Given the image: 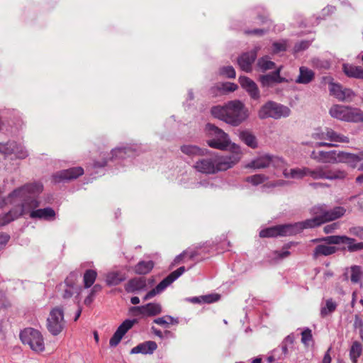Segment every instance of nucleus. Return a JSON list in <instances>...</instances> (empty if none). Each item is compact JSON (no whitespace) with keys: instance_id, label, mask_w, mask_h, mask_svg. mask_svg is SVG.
Listing matches in <instances>:
<instances>
[{"instance_id":"obj_50","label":"nucleus","mask_w":363,"mask_h":363,"mask_svg":"<svg viewBox=\"0 0 363 363\" xmlns=\"http://www.w3.org/2000/svg\"><path fill=\"white\" fill-rule=\"evenodd\" d=\"M349 233L359 238L361 240H363V228L362 227H352L350 228Z\"/></svg>"},{"instance_id":"obj_4","label":"nucleus","mask_w":363,"mask_h":363,"mask_svg":"<svg viewBox=\"0 0 363 363\" xmlns=\"http://www.w3.org/2000/svg\"><path fill=\"white\" fill-rule=\"evenodd\" d=\"M313 242H323L324 243L318 245L313 250L314 258L320 256H329L336 252L337 247L331 245H338L346 243L348 245V250L350 252H354L363 249V242L355 243L353 238L347 236L331 235L322 238L314 239Z\"/></svg>"},{"instance_id":"obj_43","label":"nucleus","mask_w":363,"mask_h":363,"mask_svg":"<svg viewBox=\"0 0 363 363\" xmlns=\"http://www.w3.org/2000/svg\"><path fill=\"white\" fill-rule=\"evenodd\" d=\"M267 179L264 174H258L252 176L247 177L245 179L246 182L251 183L252 185L257 186L262 184Z\"/></svg>"},{"instance_id":"obj_45","label":"nucleus","mask_w":363,"mask_h":363,"mask_svg":"<svg viewBox=\"0 0 363 363\" xmlns=\"http://www.w3.org/2000/svg\"><path fill=\"white\" fill-rule=\"evenodd\" d=\"M220 74L228 78H234L235 77V71L232 66L223 67L220 69Z\"/></svg>"},{"instance_id":"obj_60","label":"nucleus","mask_w":363,"mask_h":363,"mask_svg":"<svg viewBox=\"0 0 363 363\" xmlns=\"http://www.w3.org/2000/svg\"><path fill=\"white\" fill-rule=\"evenodd\" d=\"M94 296L89 293V294L84 299V304L86 306L90 305L94 300Z\"/></svg>"},{"instance_id":"obj_34","label":"nucleus","mask_w":363,"mask_h":363,"mask_svg":"<svg viewBox=\"0 0 363 363\" xmlns=\"http://www.w3.org/2000/svg\"><path fill=\"white\" fill-rule=\"evenodd\" d=\"M240 138L243 141L247 146L255 149L257 147V142L256 138L250 132L243 130L240 133Z\"/></svg>"},{"instance_id":"obj_51","label":"nucleus","mask_w":363,"mask_h":363,"mask_svg":"<svg viewBox=\"0 0 363 363\" xmlns=\"http://www.w3.org/2000/svg\"><path fill=\"white\" fill-rule=\"evenodd\" d=\"M195 255L196 253L194 252H191L189 253L188 252H184L175 258L174 262L176 264H179L186 256H188L189 259H192Z\"/></svg>"},{"instance_id":"obj_46","label":"nucleus","mask_w":363,"mask_h":363,"mask_svg":"<svg viewBox=\"0 0 363 363\" xmlns=\"http://www.w3.org/2000/svg\"><path fill=\"white\" fill-rule=\"evenodd\" d=\"M13 154L19 159H24L28 155L27 151L24 149V147L21 145L17 144L16 143V147L14 148V152H13Z\"/></svg>"},{"instance_id":"obj_64","label":"nucleus","mask_w":363,"mask_h":363,"mask_svg":"<svg viewBox=\"0 0 363 363\" xmlns=\"http://www.w3.org/2000/svg\"><path fill=\"white\" fill-rule=\"evenodd\" d=\"M277 253H278V257L281 259L288 257L290 254V252L288 250H284V251H281V252H277Z\"/></svg>"},{"instance_id":"obj_11","label":"nucleus","mask_w":363,"mask_h":363,"mask_svg":"<svg viewBox=\"0 0 363 363\" xmlns=\"http://www.w3.org/2000/svg\"><path fill=\"white\" fill-rule=\"evenodd\" d=\"M65 321L63 310L60 307L52 308L47 319V328L52 335H59L64 329Z\"/></svg>"},{"instance_id":"obj_47","label":"nucleus","mask_w":363,"mask_h":363,"mask_svg":"<svg viewBox=\"0 0 363 363\" xmlns=\"http://www.w3.org/2000/svg\"><path fill=\"white\" fill-rule=\"evenodd\" d=\"M312 340V333L308 328L304 330L301 333V342L307 345L308 342Z\"/></svg>"},{"instance_id":"obj_27","label":"nucleus","mask_w":363,"mask_h":363,"mask_svg":"<svg viewBox=\"0 0 363 363\" xmlns=\"http://www.w3.org/2000/svg\"><path fill=\"white\" fill-rule=\"evenodd\" d=\"M342 70L349 77L363 79V68L350 64H343Z\"/></svg>"},{"instance_id":"obj_57","label":"nucleus","mask_w":363,"mask_h":363,"mask_svg":"<svg viewBox=\"0 0 363 363\" xmlns=\"http://www.w3.org/2000/svg\"><path fill=\"white\" fill-rule=\"evenodd\" d=\"M337 228V223H332L330 225H327L324 227V232L325 233H330L333 232V230L335 229H336Z\"/></svg>"},{"instance_id":"obj_23","label":"nucleus","mask_w":363,"mask_h":363,"mask_svg":"<svg viewBox=\"0 0 363 363\" xmlns=\"http://www.w3.org/2000/svg\"><path fill=\"white\" fill-rule=\"evenodd\" d=\"M157 345L154 341H146L145 342L140 343L136 347H134L131 351V354H152L155 350H156Z\"/></svg>"},{"instance_id":"obj_3","label":"nucleus","mask_w":363,"mask_h":363,"mask_svg":"<svg viewBox=\"0 0 363 363\" xmlns=\"http://www.w3.org/2000/svg\"><path fill=\"white\" fill-rule=\"evenodd\" d=\"M212 116L233 126H238L249 116V111L238 100L230 101L225 106H216L211 110Z\"/></svg>"},{"instance_id":"obj_61","label":"nucleus","mask_w":363,"mask_h":363,"mask_svg":"<svg viewBox=\"0 0 363 363\" xmlns=\"http://www.w3.org/2000/svg\"><path fill=\"white\" fill-rule=\"evenodd\" d=\"M101 290V286L99 284H96L91 289L90 294L95 296V294Z\"/></svg>"},{"instance_id":"obj_29","label":"nucleus","mask_w":363,"mask_h":363,"mask_svg":"<svg viewBox=\"0 0 363 363\" xmlns=\"http://www.w3.org/2000/svg\"><path fill=\"white\" fill-rule=\"evenodd\" d=\"M181 151L188 155L189 157H193L195 156H203L207 152L206 150L201 149L196 145H184L181 147Z\"/></svg>"},{"instance_id":"obj_32","label":"nucleus","mask_w":363,"mask_h":363,"mask_svg":"<svg viewBox=\"0 0 363 363\" xmlns=\"http://www.w3.org/2000/svg\"><path fill=\"white\" fill-rule=\"evenodd\" d=\"M126 279V275L121 272H111L106 276L108 285H118Z\"/></svg>"},{"instance_id":"obj_26","label":"nucleus","mask_w":363,"mask_h":363,"mask_svg":"<svg viewBox=\"0 0 363 363\" xmlns=\"http://www.w3.org/2000/svg\"><path fill=\"white\" fill-rule=\"evenodd\" d=\"M315 77V73L313 70L306 67H301L299 68V75L296 79L298 84H307L312 82Z\"/></svg>"},{"instance_id":"obj_53","label":"nucleus","mask_w":363,"mask_h":363,"mask_svg":"<svg viewBox=\"0 0 363 363\" xmlns=\"http://www.w3.org/2000/svg\"><path fill=\"white\" fill-rule=\"evenodd\" d=\"M10 236L6 233H0V250L6 245Z\"/></svg>"},{"instance_id":"obj_63","label":"nucleus","mask_w":363,"mask_h":363,"mask_svg":"<svg viewBox=\"0 0 363 363\" xmlns=\"http://www.w3.org/2000/svg\"><path fill=\"white\" fill-rule=\"evenodd\" d=\"M319 154H320V151L318 152H316V151H313L311 153V158L315 160L317 162H318V160H319Z\"/></svg>"},{"instance_id":"obj_20","label":"nucleus","mask_w":363,"mask_h":363,"mask_svg":"<svg viewBox=\"0 0 363 363\" xmlns=\"http://www.w3.org/2000/svg\"><path fill=\"white\" fill-rule=\"evenodd\" d=\"M361 161H363V152H359L358 154L345 152L338 153V162L348 163L352 167H356L357 164Z\"/></svg>"},{"instance_id":"obj_8","label":"nucleus","mask_w":363,"mask_h":363,"mask_svg":"<svg viewBox=\"0 0 363 363\" xmlns=\"http://www.w3.org/2000/svg\"><path fill=\"white\" fill-rule=\"evenodd\" d=\"M303 229L302 222L294 224L279 225L262 230L259 236L262 238H270L276 236H288L299 233Z\"/></svg>"},{"instance_id":"obj_38","label":"nucleus","mask_w":363,"mask_h":363,"mask_svg":"<svg viewBox=\"0 0 363 363\" xmlns=\"http://www.w3.org/2000/svg\"><path fill=\"white\" fill-rule=\"evenodd\" d=\"M97 273L95 270L87 269L83 277V281L84 288L88 289L91 287L96 281Z\"/></svg>"},{"instance_id":"obj_58","label":"nucleus","mask_w":363,"mask_h":363,"mask_svg":"<svg viewBox=\"0 0 363 363\" xmlns=\"http://www.w3.org/2000/svg\"><path fill=\"white\" fill-rule=\"evenodd\" d=\"M266 33V30L264 29H254L252 30H246L245 33L247 34H253L257 35H262Z\"/></svg>"},{"instance_id":"obj_25","label":"nucleus","mask_w":363,"mask_h":363,"mask_svg":"<svg viewBox=\"0 0 363 363\" xmlns=\"http://www.w3.org/2000/svg\"><path fill=\"white\" fill-rule=\"evenodd\" d=\"M346 122L348 123H362L363 111L357 107L348 106Z\"/></svg>"},{"instance_id":"obj_41","label":"nucleus","mask_w":363,"mask_h":363,"mask_svg":"<svg viewBox=\"0 0 363 363\" xmlns=\"http://www.w3.org/2000/svg\"><path fill=\"white\" fill-rule=\"evenodd\" d=\"M257 65L262 71L275 68V63L269 60L267 56L260 58L257 62Z\"/></svg>"},{"instance_id":"obj_59","label":"nucleus","mask_w":363,"mask_h":363,"mask_svg":"<svg viewBox=\"0 0 363 363\" xmlns=\"http://www.w3.org/2000/svg\"><path fill=\"white\" fill-rule=\"evenodd\" d=\"M330 350H331V347H330L328 350V351L325 352L321 363H331L332 358L330 354Z\"/></svg>"},{"instance_id":"obj_37","label":"nucleus","mask_w":363,"mask_h":363,"mask_svg":"<svg viewBox=\"0 0 363 363\" xmlns=\"http://www.w3.org/2000/svg\"><path fill=\"white\" fill-rule=\"evenodd\" d=\"M154 267L152 261H141L135 267V272L138 274H146L149 273Z\"/></svg>"},{"instance_id":"obj_9","label":"nucleus","mask_w":363,"mask_h":363,"mask_svg":"<svg viewBox=\"0 0 363 363\" xmlns=\"http://www.w3.org/2000/svg\"><path fill=\"white\" fill-rule=\"evenodd\" d=\"M229 150L232 153L230 155L216 157L214 158L216 165V172L231 168L241 159L242 153L239 145L233 143L230 145Z\"/></svg>"},{"instance_id":"obj_19","label":"nucleus","mask_w":363,"mask_h":363,"mask_svg":"<svg viewBox=\"0 0 363 363\" xmlns=\"http://www.w3.org/2000/svg\"><path fill=\"white\" fill-rule=\"evenodd\" d=\"M257 57V50L242 54L238 59V63L240 69L246 72H250L252 65Z\"/></svg>"},{"instance_id":"obj_28","label":"nucleus","mask_w":363,"mask_h":363,"mask_svg":"<svg viewBox=\"0 0 363 363\" xmlns=\"http://www.w3.org/2000/svg\"><path fill=\"white\" fill-rule=\"evenodd\" d=\"M146 286L145 278H135L130 280L125 286L127 292H135L143 289Z\"/></svg>"},{"instance_id":"obj_10","label":"nucleus","mask_w":363,"mask_h":363,"mask_svg":"<svg viewBox=\"0 0 363 363\" xmlns=\"http://www.w3.org/2000/svg\"><path fill=\"white\" fill-rule=\"evenodd\" d=\"M290 112V109L285 106L273 101H268L261 107L258 112V116L261 119L267 118L278 119L281 117L289 116Z\"/></svg>"},{"instance_id":"obj_21","label":"nucleus","mask_w":363,"mask_h":363,"mask_svg":"<svg viewBox=\"0 0 363 363\" xmlns=\"http://www.w3.org/2000/svg\"><path fill=\"white\" fill-rule=\"evenodd\" d=\"M239 82L254 99L259 98V91L256 84L247 77H240Z\"/></svg>"},{"instance_id":"obj_33","label":"nucleus","mask_w":363,"mask_h":363,"mask_svg":"<svg viewBox=\"0 0 363 363\" xmlns=\"http://www.w3.org/2000/svg\"><path fill=\"white\" fill-rule=\"evenodd\" d=\"M328 140L333 143H348L350 139L347 136L338 133L331 128H327Z\"/></svg>"},{"instance_id":"obj_40","label":"nucleus","mask_w":363,"mask_h":363,"mask_svg":"<svg viewBox=\"0 0 363 363\" xmlns=\"http://www.w3.org/2000/svg\"><path fill=\"white\" fill-rule=\"evenodd\" d=\"M350 280L352 283H358L362 277V271L359 266H352L350 269Z\"/></svg>"},{"instance_id":"obj_31","label":"nucleus","mask_w":363,"mask_h":363,"mask_svg":"<svg viewBox=\"0 0 363 363\" xmlns=\"http://www.w3.org/2000/svg\"><path fill=\"white\" fill-rule=\"evenodd\" d=\"M318 162L336 163L338 162V153L335 151H320Z\"/></svg>"},{"instance_id":"obj_24","label":"nucleus","mask_w":363,"mask_h":363,"mask_svg":"<svg viewBox=\"0 0 363 363\" xmlns=\"http://www.w3.org/2000/svg\"><path fill=\"white\" fill-rule=\"evenodd\" d=\"M347 110L348 106L335 104L330 108L329 113L331 117L346 122Z\"/></svg>"},{"instance_id":"obj_18","label":"nucleus","mask_w":363,"mask_h":363,"mask_svg":"<svg viewBox=\"0 0 363 363\" xmlns=\"http://www.w3.org/2000/svg\"><path fill=\"white\" fill-rule=\"evenodd\" d=\"M194 167L196 171L203 174L216 173V165L214 159H202L198 160Z\"/></svg>"},{"instance_id":"obj_54","label":"nucleus","mask_w":363,"mask_h":363,"mask_svg":"<svg viewBox=\"0 0 363 363\" xmlns=\"http://www.w3.org/2000/svg\"><path fill=\"white\" fill-rule=\"evenodd\" d=\"M274 52H278L279 51L285 50L286 44L284 43H274L273 44Z\"/></svg>"},{"instance_id":"obj_52","label":"nucleus","mask_w":363,"mask_h":363,"mask_svg":"<svg viewBox=\"0 0 363 363\" xmlns=\"http://www.w3.org/2000/svg\"><path fill=\"white\" fill-rule=\"evenodd\" d=\"M128 150L125 147L116 148L112 151V154L116 157H123V155L126 154Z\"/></svg>"},{"instance_id":"obj_15","label":"nucleus","mask_w":363,"mask_h":363,"mask_svg":"<svg viewBox=\"0 0 363 363\" xmlns=\"http://www.w3.org/2000/svg\"><path fill=\"white\" fill-rule=\"evenodd\" d=\"M20 202V205L14 206L8 213L0 215V227L6 225L20 216L25 215V211L27 208H24L23 201Z\"/></svg>"},{"instance_id":"obj_30","label":"nucleus","mask_w":363,"mask_h":363,"mask_svg":"<svg viewBox=\"0 0 363 363\" xmlns=\"http://www.w3.org/2000/svg\"><path fill=\"white\" fill-rule=\"evenodd\" d=\"M280 69H277L272 74L262 75L260 77V80L264 86H269L274 82H282V79L279 75Z\"/></svg>"},{"instance_id":"obj_39","label":"nucleus","mask_w":363,"mask_h":363,"mask_svg":"<svg viewBox=\"0 0 363 363\" xmlns=\"http://www.w3.org/2000/svg\"><path fill=\"white\" fill-rule=\"evenodd\" d=\"M362 352V345L357 341H354L351 347L350 356L353 363L357 362L358 357H360Z\"/></svg>"},{"instance_id":"obj_56","label":"nucleus","mask_w":363,"mask_h":363,"mask_svg":"<svg viewBox=\"0 0 363 363\" xmlns=\"http://www.w3.org/2000/svg\"><path fill=\"white\" fill-rule=\"evenodd\" d=\"M204 302L212 303L218 300V296H203L201 297Z\"/></svg>"},{"instance_id":"obj_14","label":"nucleus","mask_w":363,"mask_h":363,"mask_svg":"<svg viewBox=\"0 0 363 363\" xmlns=\"http://www.w3.org/2000/svg\"><path fill=\"white\" fill-rule=\"evenodd\" d=\"M324 81L330 84V95L335 96L339 101H351L354 97V94L350 89L342 88L340 84L333 83L332 78L329 77H324Z\"/></svg>"},{"instance_id":"obj_36","label":"nucleus","mask_w":363,"mask_h":363,"mask_svg":"<svg viewBox=\"0 0 363 363\" xmlns=\"http://www.w3.org/2000/svg\"><path fill=\"white\" fill-rule=\"evenodd\" d=\"M144 316H155L162 312L161 306L157 303H150L143 306Z\"/></svg>"},{"instance_id":"obj_17","label":"nucleus","mask_w":363,"mask_h":363,"mask_svg":"<svg viewBox=\"0 0 363 363\" xmlns=\"http://www.w3.org/2000/svg\"><path fill=\"white\" fill-rule=\"evenodd\" d=\"M136 322V320H125L123 321L110 339V345L111 347L117 346L123 335L134 325Z\"/></svg>"},{"instance_id":"obj_48","label":"nucleus","mask_w":363,"mask_h":363,"mask_svg":"<svg viewBox=\"0 0 363 363\" xmlns=\"http://www.w3.org/2000/svg\"><path fill=\"white\" fill-rule=\"evenodd\" d=\"M354 327L359 330L361 337L363 338V320L359 315H354Z\"/></svg>"},{"instance_id":"obj_2","label":"nucleus","mask_w":363,"mask_h":363,"mask_svg":"<svg viewBox=\"0 0 363 363\" xmlns=\"http://www.w3.org/2000/svg\"><path fill=\"white\" fill-rule=\"evenodd\" d=\"M283 175L286 179H301L310 177L313 179H343L346 177L345 171L339 169H332L328 166H318L314 169L307 167L285 168Z\"/></svg>"},{"instance_id":"obj_1","label":"nucleus","mask_w":363,"mask_h":363,"mask_svg":"<svg viewBox=\"0 0 363 363\" xmlns=\"http://www.w3.org/2000/svg\"><path fill=\"white\" fill-rule=\"evenodd\" d=\"M43 190V186L40 182L26 184L13 190L6 198L0 203V208L9 203L15 204L18 201H23L25 214L29 213L33 219H43L46 220H53L55 217V211L50 207L37 209L40 206V201L35 198Z\"/></svg>"},{"instance_id":"obj_42","label":"nucleus","mask_w":363,"mask_h":363,"mask_svg":"<svg viewBox=\"0 0 363 363\" xmlns=\"http://www.w3.org/2000/svg\"><path fill=\"white\" fill-rule=\"evenodd\" d=\"M16 147V142H8L6 143H0V152L10 155L14 152V148Z\"/></svg>"},{"instance_id":"obj_35","label":"nucleus","mask_w":363,"mask_h":363,"mask_svg":"<svg viewBox=\"0 0 363 363\" xmlns=\"http://www.w3.org/2000/svg\"><path fill=\"white\" fill-rule=\"evenodd\" d=\"M337 304L332 298H328L325 301L324 306L320 309V316L325 318L328 315L333 313L337 308Z\"/></svg>"},{"instance_id":"obj_7","label":"nucleus","mask_w":363,"mask_h":363,"mask_svg":"<svg viewBox=\"0 0 363 363\" xmlns=\"http://www.w3.org/2000/svg\"><path fill=\"white\" fill-rule=\"evenodd\" d=\"M20 339L33 351L40 353L45 350L44 338L42 333L33 328H26L20 333Z\"/></svg>"},{"instance_id":"obj_55","label":"nucleus","mask_w":363,"mask_h":363,"mask_svg":"<svg viewBox=\"0 0 363 363\" xmlns=\"http://www.w3.org/2000/svg\"><path fill=\"white\" fill-rule=\"evenodd\" d=\"M171 319H172L171 317L158 318L154 320V323H157L158 325H167L169 323L167 320H171Z\"/></svg>"},{"instance_id":"obj_13","label":"nucleus","mask_w":363,"mask_h":363,"mask_svg":"<svg viewBox=\"0 0 363 363\" xmlns=\"http://www.w3.org/2000/svg\"><path fill=\"white\" fill-rule=\"evenodd\" d=\"M185 267H181L177 270L169 274L164 279L155 289L150 291L144 297V300H148L154 297L156 294L162 291L165 288L170 285L174 281L179 278L184 272Z\"/></svg>"},{"instance_id":"obj_62","label":"nucleus","mask_w":363,"mask_h":363,"mask_svg":"<svg viewBox=\"0 0 363 363\" xmlns=\"http://www.w3.org/2000/svg\"><path fill=\"white\" fill-rule=\"evenodd\" d=\"M315 146L316 147H335V146H336V145L333 144V143H325V142H318V143H316Z\"/></svg>"},{"instance_id":"obj_6","label":"nucleus","mask_w":363,"mask_h":363,"mask_svg":"<svg viewBox=\"0 0 363 363\" xmlns=\"http://www.w3.org/2000/svg\"><path fill=\"white\" fill-rule=\"evenodd\" d=\"M206 130L207 135L211 138L207 140V143L211 147L224 150L233 144L228 134L214 125L208 123L206 126Z\"/></svg>"},{"instance_id":"obj_5","label":"nucleus","mask_w":363,"mask_h":363,"mask_svg":"<svg viewBox=\"0 0 363 363\" xmlns=\"http://www.w3.org/2000/svg\"><path fill=\"white\" fill-rule=\"evenodd\" d=\"M346 209L342 206H336L330 210H326L325 206H314L311 213L315 216L313 218L302 221L303 229L319 226L325 222L340 218L345 215Z\"/></svg>"},{"instance_id":"obj_22","label":"nucleus","mask_w":363,"mask_h":363,"mask_svg":"<svg viewBox=\"0 0 363 363\" xmlns=\"http://www.w3.org/2000/svg\"><path fill=\"white\" fill-rule=\"evenodd\" d=\"M77 279V274L75 273H71L69 276L65 280V286L62 297L64 298H69L72 295L78 292V287L75 285L74 281Z\"/></svg>"},{"instance_id":"obj_44","label":"nucleus","mask_w":363,"mask_h":363,"mask_svg":"<svg viewBox=\"0 0 363 363\" xmlns=\"http://www.w3.org/2000/svg\"><path fill=\"white\" fill-rule=\"evenodd\" d=\"M326 133L327 128L325 130L318 128L314 130L312 133L311 138L315 140H328V135Z\"/></svg>"},{"instance_id":"obj_16","label":"nucleus","mask_w":363,"mask_h":363,"mask_svg":"<svg viewBox=\"0 0 363 363\" xmlns=\"http://www.w3.org/2000/svg\"><path fill=\"white\" fill-rule=\"evenodd\" d=\"M83 174L84 169L80 167H77L59 171L56 172L52 177L55 182H60L64 180L76 179Z\"/></svg>"},{"instance_id":"obj_12","label":"nucleus","mask_w":363,"mask_h":363,"mask_svg":"<svg viewBox=\"0 0 363 363\" xmlns=\"http://www.w3.org/2000/svg\"><path fill=\"white\" fill-rule=\"evenodd\" d=\"M284 164V161L282 158L266 154L251 161L246 165V167L252 169H264L272 165L275 168H278L281 167Z\"/></svg>"},{"instance_id":"obj_49","label":"nucleus","mask_w":363,"mask_h":363,"mask_svg":"<svg viewBox=\"0 0 363 363\" xmlns=\"http://www.w3.org/2000/svg\"><path fill=\"white\" fill-rule=\"evenodd\" d=\"M130 313L133 316H144V308L142 306H132L130 310Z\"/></svg>"}]
</instances>
